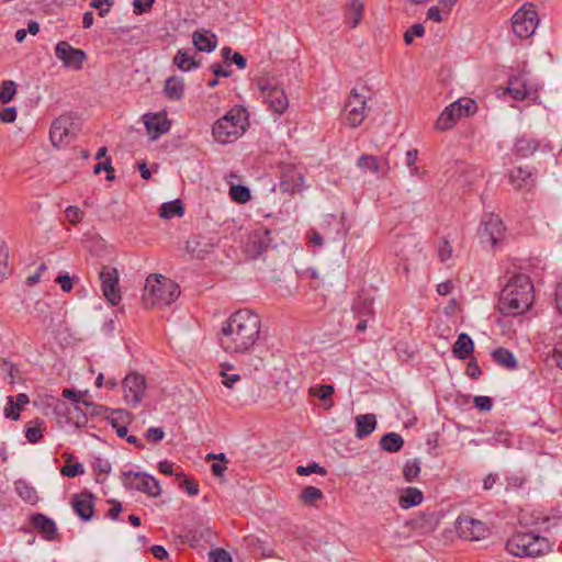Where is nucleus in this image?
I'll use <instances>...</instances> for the list:
<instances>
[{"label": "nucleus", "mask_w": 562, "mask_h": 562, "mask_svg": "<svg viewBox=\"0 0 562 562\" xmlns=\"http://www.w3.org/2000/svg\"><path fill=\"white\" fill-rule=\"evenodd\" d=\"M220 374L223 378L222 383L228 389H233L234 384L240 380L239 374H228L225 371H221Z\"/></svg>", "instance_id": "61"}, {"label": "nucleus", "mask_w": 562, "mask_h": 562, "mask_svg": "<svg viewBox=\"0 0 562 562\" xmlns=\"http://www.w3.org/2000/svg\"><path fill=\"white\" fill-rule=\"evenodd\" d=\"M34 424V426L27 427L25 430V438L30 443H37L43 438L44 422L41 419H35Z\"/></svg>", "instance_id": "43"}, {"label": "nucleus", "mask_w": 562, "mask_h": 562, "mask_svg": "<svg viewBox=\"0 0 562 562\" xmlns=\"http://www.w3.org/2000/svg\"><path fill=\"white\" fill-rule=\"evenodd\" d=\"M335 389L331 384H321L310 387L308 394L312 397H317L323 402L324 409H330L334 403L330 401Z\"/></svg>", "instance_id": "29"}, {"label": "nucleus", "mask_w": 562, "mask_h": 562, "mask_svg": "<svg viewBox=\"0 0 562 562\" xmlns=\"http://www.w3.org/2000/svg\"><path fill=\"white\" fill-rule=\"evenodd\" d=\"M473 351L474 342L472 338L465 333L460 334L457 341L452 346V352L454 357L464 360L469 358Z\"/></svg>", "instance_id": "25"}, {"label": "nucleus", "mask_w": 562, "mask_h": 562, "mask_svg": "<svg viewBox=\"0 0 562 562\" xmlns=\"http://www.w3.org/2000/svg\"><path fill=\"white\" fill-rule=\"evenodd\" d=\"M150 139L156 140L169 132L171 124L165 112L147 113L143 116Z\"/></svg>", "instance_id": "18"}, {"label": "nucleus", "mask_w": 562, "mask_h": 562, "mask_svg": "<svg viewBox=\"0 0 562 562\" xmlns=\"http://www.w3.org/2000/svg\"><path fill=\"white\" fill-rule=\"evenodd\" d=\"M551 543L546 537L532 532H517L508 538L506 550L518 558H536L551 551Z\"/></svg>", "instance_id": "5"}, {"label": "nucleus", "mask_w": 562, "mask_h": 562, "mask_svg": "<svg viewBox=\"0 0 562 562\" xmlns=\"http://www.w3.org/2000/svg\"><path fill=\"white\" fill-rule=\"evenodd\" d=\"M363 12V5L359 0H352L350 2L349 7V13L347 16V22L350 24L351 27H356L361 18Z\"/></svg>", "instance_id": "40"}, {"label": "nucleus", "mask_w": 562, "mask_h": 562, "mask_svg": "<svg viewBox=\"0 0 562 562\" xmlns=\"http://www.w3.org/2000/svg\"><path fill=\"white\" fill-rule=\"evenodd\" d=\"M79 130V123L70 114H64L52 123L49 138L54 146H63L70 143Z\"/></svg>", "instance_id": "8"}, {"label": "nucleus", "mask_w": 562, "mask_h": 562, "mask_svg": "<svg viewBox=\"0 0 562 562\" xmlns=\"http://www.w3.org/2000/svg\"><path fill=\"white\" fill-rule=\"evenodd\" d=\"M553 355L557 359L558 366L562 369V337L554 344Z\"/></svg>", "instance_id": "63"}, {"label": "nucleus", "mask_w": 562, "mask_h": 562, "mask_svg": "<svg viewBox=\"0 0 562 562\" xmlns=\"http://www.w3.org/2000/svg\"><path fill=\"white\" fill-rule=\"evenodd\" d=\"M130 413L125 409H114L111 413V416L108 417L110 420V424L114 427L124 425L126 422L130 420Z\"/></svg>", "instance_id": "46"}, {"label": "nucleus", "mask_w": 562, "mask_h": 562, "mask_svg": "<svg viewBox=\"0 0 562 562\" xmlns=\"http://www.w3.org/2000/svg\"><path fill=\"white\" fill-rule=\"evenodd\" d=\"M505 227L498 215L493 213L484 214L481 218V226L479 229V237L482 244H488L495 247L503 240Z\"/></svg>", "instance_id": "11"}, {"label": "nucleus", "mask_w": 562, "mask_h": 562, "mask_svg": "<svg viewBox=\"0 0 562 562\" xmlns=\"http://www.w3.org/2000/svg\"><path fill=\"white\" fill-rule=\"evenodd\" d=\"M473 403L477 409L484 411V412H488L493 407L492 398L488 396H483V395L475 396Z\"/></svg>", "instance_id": "54"}, {"label": "nucleus", "mask_w": 562, "mask_h": 562, "mask_svg": "<svg viewBox=\"0 0 562 562\" xmlns=\"http://www.w3.org/2000/svg\"><path fill=\"white\" fill-rule=\"evenodd\" d=\"M16 119V109L13 106L0 110V121L3 123H12Z\"/></svg>", "instance_id": "60"}, {"label": "nucleus", "mask_w": 562, "mask_h": 562, "mask_svg": "<svg viewBox=\"0 0 562 562\" xmlns=\"http://www.w3.org/2000/svg\"><path fill=\"white\" fill-rule=\"evenodd\" d=\"M94 497L90 493H81L72 498V508L75 513L85 521H89L94 512Z\"/></svg>", "instance_id": "21"}, {"label": "nucleus", "mask_w": 562, "mask_h": 562, "mask_svg": "<svg viewBox=\"0 0 562 562\" xmlns=\"http://www.w3.org/2000/svg\"><path fill=\"white\" fill-rule=\"evenodd\" d=\"M457 522L460 536L465 540H480L487 533L485 525L477 519L471 517H459Z\"/></svg>", "instance_id": "19"}, {"label": "nucleus", "mask_w": 562, "mask_h": 562, "mask_svg": "<svg viewBox=\"0 0 562 562\" xmlns=\"http://www.w3.org/2000/svg\"><path fill=\"white\" fill-rule=\"evenodd\" d=\"M476 109L474 100L459 99L445 108L435 123V128L440 132L451 130L459 120L473 115Z\"/></svg>", "instance_id": "7"}, {"label": "nucleus", "mask_w": 562, "mask_h": 562, "mask_svg": "<svg viewBox=\"0 0 562 562\" xmlns=\"http://www.w3.org/2000/svg\"><path fill=\"white\" fill-rule=\"evenodd\" d=\"M425 29L422 24H414L409 30H407L404 34V41L406 44H411L415 36L419 37L424 34Z\"/></svg>", "instance_id": "53"}, {"label": "nucleus", "mask_w": 562, "mask_h": 562, "mask_svg": "<svg viewBox=\"0 0 562 562\" xmlns=\"http://www.w3.org/2000/svg\"><path fill=\"white\" fill-rule=\"evenodd\" d=\"M303 175L293 165H285L281 170L280 189L283 192L295 193L302 190Z\"/></svg>", "instance_id": "20"}, {"label": "nucleus", "mask_w": 562, "mask_h": 562, "mask_svg": "<svg viewBox=\"0 0 562 562\" xmlns=\"http://www.w3.org/2000/svg\"><path fill=\"white\" fill-rule=\"evenodd\" d=\"M110 504L112 505L111 508L108 510V517L116 520L119 518L120 513L122 512V505L116 499H111Z\"/></svg>", "instance_id": "62"}, {"label": "nucleus", "mask_w": 562, "mask_h": 562, "mask_svg": "<svg viewBox=\"0 0 562 562\" xmlns=\"http://www.w3.org/2000/svg\"><path fill=\"white\" fill-rule=\"evenodd\" d=\"M380 446L385 451L397 452L403 448L404 440L396 432H387L381 438Z\"/></svg>", "instance_id": "34"}, {"label": "nucleus", "mask_w": 562, "mask_h": 562, "mask_svg": "<svg viewBox=\"0 0 562 562\" xmlns=\"http://www.w3.org/2000/svg\"><path fill=\"white\" fill-rule=\"evenodd\" d=\"M159 215L162 218H172L175 216L183 215V205L180 200H173L170 202H166L160 206Z\"/></svg>", "instance_id": "36"}, {"label": "nucleus", "mask_w": 562, "mask_h": 562, "mask_svg": "<svg viewBox=\"0 0 562 562\" xmlns=\"http://www.w3.org/2000/svg\"><path fill=\"white\" fill-rule=\"evenodd\" d=\"M420 473V461L418 459L407 460L403 468V476L407 482H414Z\"/></svg>", "instance_id": "39"}, {"label": "nucleus", "mask_w": 562, "mask_h": 562, "mask_svg": "<svg viewBox=\"0 0 562 562\" xmlns=\"http://www.w3.org/2000/svg\"><path fill=\"white\" fill-rule=\"evenodd\" d=\"M554 302L557 311L562 314V282L555 289Z\"/></svg>", "instance_id": "64"}, {"label": "nucleus", "mask_w": 562, "mask_h": 562, "mask_svg": "<svg viewBox=\"0 0 562 562\" xmlns=\"http://www.w3.org/2000/svg\"><path fill=\"white\" fill-rule=\"evenodd\" d=\"M145 437L149 441L158 442L164 439L165 432L160 427H150L146 430Z\"/></svg>", "instance_id": "56"}, {"label": "nucleus", "mask_w": 562, "mask_h": 562, "mask_svg": "<svg viewBox=\"0 0 562 562\" xmlns=\"http://www.w3.org/2000/svg\"><path fill=\"white\" fill-rule=\"evenodd\" d=\"M184 85L180 77H169L166 80L165 93L170 100H180L183 97Z\"/></svg>", "instance_id": "32"}, {"label": "nucleus", "mask_w": 562, "mask_h": 562, "mask_svg": "<svg viewBox=\"0 0 562 562\" xmlns=\"http://www.w3.org/2000/svg\"><path fill=\"white\" fill-rule=\"evenodd\" d=\"M492 357L497 364L506 369L513 370L517 368V361L514 355L505 348H498L494 350L492 352Z\"/></svg>", "instance_id": "33"}, {"label": "nucleus", "mask_w": 562, "mask_h": 562, "mask_svg": "<svg viewBox=\"0 0 562 562\" xmlns=\"http://www.w3.org/2000/svg\"><path fill=\"white\" fill-rule=\"evenodd\" d=\"M16 92V85L12 80H4L0 83V102L9 103Z\"/></svg>", "instance_id": "44"}, {"label": "nucleus", "mask_w": 562, "mask_h": 562, "mask_svg": "<svg viewBox=\"0 0 562 562\" xmlns=\"http://www.w3.org/2000/svg\"><path fill=\"white\" fill-rule=\"evenodd\" d=\"M246 126V111L240 108H234L213 124L212 135L218 144H229L245 133Z\"/></svg>", "instance_id": "4"}, {"label": "nucleus", "mask_w": 562, "mask_h": 562, "mask_svg": "<svg viewBox=\"0 0 562 562\" xmlns=\"http://www.w3.org/2000/svg\"><path fill=\"white\" fill-rule=\"evenodd\" d=\"M114 5V0H91L90 7L99 10L100 16H105Z\"/></svg>", "instance_id": "48"}, {"label": "nucleus", "mask_w": 562, "mask_h": 562, "mask_svg": "<svg viewBox=\"0 0 562 562\" xmlns=\"http://www.w3.org/2000/svg\"><path fill=\"white\" fill-rule=\"evenodd\" d=\"M533 300V285L526 274L514 276L501 292L498 308L505 315H520Z\"/></svg>", "instance_id": "2"}, {"label": "nucleus", "mask_w": 562, "mask_h": 562, "mask_svg": "<svg viewBox=\"0 0 562 562\" xmlns=\"http://www.w3.org/2000/svg\"><path fill=\"white\" fill-rule=\"evenodd\" d=\"M509 181L515 187V189L527 190L533 187L536 177L531 171H528L522 167H516L509 173Z\"/></svg>", "instance_id": "23"}, {"label": "nucleus", "mask_w": 562, "mask_h": 562, "mask_svg": "<svg viewBox=\"0 0 562 562\" xmlns=\"http://www.w3.org/2000/svg\"><path fill=\"white\" fill-rule=\"evenodd\" d=\"M296 472L300 475H310L312 473H316V474H321V475L326 474V470L316 462L308 463L306 467L300 465V467H297Z\"/></svg>", "instance_id": "47"}, {"label": "nucleus", "mask_w": 562, "mask_h": 562, "mask_svg": "<svg viewBox=\"0 0 562 562\" xmlns=\"http://www.w3.org/2000/svg\"><path fill=\"white\" fill-rule=\"evenodd\" d=\"M358 167L362 170H369L373 173L379 175L381 172V166L375 156L362 155L357 162Z\"/></svg>", "instance_id": "38"}, {"label": "nucleus", "mask_w": 562, "mask_h": 562, "mask_svg": "<svg viewBox=\"0 0 562 562\" xmlns=\"http://www.w3.org/2000/svg\"><path fill=\"white\" fill-rule=\"evenodd\" d=\"M209 557L210 562H233L231 554L221 548L211 550Z\"/></svg>", "instance_id": "51"}, {"label": "nucleus", "mask_w": 562, "mask_h": 562, "mask_svg": "<svg viewBox=\"0 0 562 562\" xmlns=\"http://www.w3.org/2000/svg\"><path fill=\"white\" fill-rule=\"evenodd\" d=\"M323 497V492L315 486L304 487L300 495V499L306 505H315V503L321 501Z\"/></svg>", "instance_id": "37"}, {"label": "nucleus", "mask_w": 562, "mask_h": 562, "mask_svg": "<svg viewBox=\"0 0 562 562\" xmlns=\"http://www.w3.org/2000/svg\"><path fill=\"white\" fill-rule=\"evenodd\" d=\"M537 85L528 78L526 72L513 76L508 80L507 92L514 100L522 101L526 99H535L537 97Z\"/></svg>", "instance_id": "15"}, {"label": "nucleus", "mask_w": 562, "mask_h": 562, "mask_svg": "<svg viewBox=\"0 0 562 562\" xmlns=\"http://www.w3.org/2000/svg\"><path fill=\"white\" fill-rule=\"evenodd\" d=\"M211 70L215 75V77H231L232 70L229 69V65H223L220 63L211 65Z\"/></svg>", "instance_id": "57"}, {"label": "nucleus", "mask_w": 562, "mask_h": 562, "mask_svg": "<svg viewBox=\"0 0 562 562\" xmlns=\"http://www.w3.org/2000/svg\"><path fill=\"white\" fill-rule=\"evenodd\" d=\"M192 41L198 50L206 53L214 50L217 44L216 36L209 31H195Z\"/></svg>", "instance_id": "26"}, {"label": "nucleus", "mask_w": 562, "mask_h": 562, "mask_svg": "<svg viewBox=\"0 0 562 562\" xmlns=\"http://www.w3.org/2000/svg\"><path fill=\"white\" fill-rule=\"evenodd\" d=\"M424 499V495L417 487H407L400 497V506L403 509L419 505Z\"/></svg>", "instance_id": "31"}, {"label": "nucleus", "mask_w": 562, "mask_h": 562, "mask_svg": "<svg viewBox=\"0 0 562 562\" xmlns=\"http://www.w3.org/2000/svg\"><path fill=\"white\" fill-rule=\"evenodd\" d=\"M180 294L179 285L161 276L147 277L144 288L143 301L150 307H162L175 302Z\"/></svg>", "instance_id": "3"}, {"label": "nucleus", "mask_w": 562, "mask_h": 562, "mask_svg": "<svg viewBox=\"0 0 562 562\" xmlns=\"http://www.w3.org/2000/svg\"><path fill=\"white\" fill-rule=\"evenodd\" d=\"M85 213L78 207L70 205L65 210V216L71 224H78L82 221Z\"/></svg>", "instance_id": "49"}, {"label": "nucleus", "mask_w": 562, "mask_h": 562, "mask_svg": "<svg viewBox=\"0 0 562 562\" xmlns=\"http://www.w3.org/2000/svg\"><path fill=\"white\" fill-rule=\"evenodd\" d=\"M122 386L123 398L126 404L132 406L140 403L147 389L145 376L136 372L127 374L122 382Z\"/></svg>", "instance_id": "13"}, {"label": "nucleus", "mask_w": 562, "mask_h": 562, "mask_svg": "<svg viewBox=\"0 0 562 562\" xmlns=\"http://www.w3.org/2000/svg\"><path fill=\"white\" fill-rule=\"evenodd\" d=\"M102 170L106 171V179L108 180H113L114 179V169L111 166L110 161L99 162L93 168V172L95 175L100 173Z\"/></svg>", "instance_id": "58"}, {"label": "nucleus", "mask_w": 562, "mask_h": 562, "mask_svg": "<svg viewBox=\"0 0 562 562\" xmlns=\"http://www.w3.org/2000/svg\"><path fill=\"white\" fill-rule=\"evenodd\" d=\"M85 469L81 463H72V464H66L61 469V474L67 477H75L80 474H83Z\"/></svg>", "instance_id": "52"}, {"label": "nucleus", "mask_w": 562, "mask_h": 562, "mask_svg": "<svg viewBox=\"0 0 562 562\" xmlns=\"http://www.w3.org/2000/svg\"><path fill=\"white\" fill-rule=\"evenodd\" d=\"M376 427V418L373 414L358 415L356 417V437L362 439L371 435Z\"/></svg>", "instance_id": "27"}, {"label": "nucleus", "mask_w": 562, "mask_h": 562, "mask_svg": "<svg viewBox=\"0 0 562 562\" xmlns=\"http://www.w3.org/2000/svg\"><path fill=\"white\" fill-rule=\"evenodd\" d=\"M259 334V316L249 310H239L223 324L220 346L228 353H244L256 345Z\"/></svg>", "instance_id": "1"}, {"label": "nucleus", "mask_w": 562, "mask_h": 562, "mask_svg": "<svg viewBox=\"0 0 562 562\" xmlns=\"http://www.w3.org/2000/svg\"><path fill=\"white\" fill-rule=\"evenodd\" d=\"M538 148L539 143L536 139L529 138L527 136H521L517 138L514 146V151L519 157L525 158L532 155Z\"/></svg>", "instance_id": "30"}, {"label": "nucleus", "mask_w": 562, "mask_h": 562, "mask_svg": "<svg viewBox=\"0 0 562 562\" xmlns=\"http://www.w3.org/2000/svg\"><path fill=\"white\" fill-rule=\"evenodd\" d=\"M352 313L356 317H370L374 314L373 299L368 295H359L352 303Z\"/></svg>", "instance_id": "28"}, {"label": "nucleus", "mask_w": 562, "mask_h": 562, "mask_svg": "<svg viewBox=\"0 0 562 562\" xmlns=\"http://www.w3.org/2000/svg\"><path fill=\"white\" fill-rule=\"evenodd\" d=\"M55 55L66 68L79 70L82 68L87 55L82 49L72 47L68 42L60 41L55 46Z\"/></svg>", "instance_id": "16"}, {"label": "nucleus", "mask_w": 562, "mask_h": 562, "mask_svg": "<svg viewBox=\"0 0 562 562\" xmlns=\"http://www.w3.org/2000/svg\"><path fill=\"white\" fill-rule=\"evenodd\" d=\"M231 196L236 202L246 203L250 200V191L244 186H233L231 188Z\"/></svg>", "instance_id": "45"}, {"label": "nucleus", "mask_w": 562, "mask_h": 562, "mask_svg": "<svg viewBox=\"0 0 562 562\" xmlns=\"http://www.w3.org/2000/svg\"><path fill=\"white\" fill-rule=\"evenodd\" d=\"M32 526L38 530L46 540H53L56 536L57 528L53 519L43 514H36L31 519Z\"/></svg>", "instance_id": "24"}, {"label": "nucleus", "mask_w": 562, "mask_h": 562, "mask_svg": "<svg viewBox=\"0 0 562 562\" xmlns=\"http://www.w3.org/2000/svg\"><path fill=\"white\" fill-rule=\"evenodd\" d=\"M155 0H134L133 8L136 14L147 12L154 4Z\"/></svg>", "instance_id": "59"}, {"label": "nucleus", "mask_w": 562, "mask_h": 562, "mask_svg": "<svg viewBox=\"0 0 562 562\" xmlns=\"http://www.w3.org/2000/svg\"><path fill=\"white\" fill-rule=\"evenodd\" d=\"M346 120L350 127H358L367 117V98L352 89L345 104Z\"/></svg>", "instance_id": "12"}, {"label": "nucleus", "mask_w": 562, "mask_h": 562, "mask_svg": "<svg viewBox=\"0 0 562 562\" xmlns=\"http://www.w3.org/2000/svg\"><path fill=\"white\" fill-rule=\"evenodd\" d=\"M452 246L447 239H441L438 245V257L441 262L447 261L452 256Z\"/></svg>", "instance_id": "50"}, {"label": "nucleus", "mask_w": 562, "mask_h": 562, "mask_svg": "<svg viewBox=\"0 0 562 562\" xmlns=\"http://www.w3.org/2000/svg\"><path fill=\"white\" fill-rule=\"evenodd\" d=\"M271 241V231L260 227L249 235L246 243V252L249 257L256 258L270 247Z\"/></svg>", "instance_id": "17"}, {"label": "nucleus", "mask_w": 562, "mask_h": 562, "mask_svg": "<svg viewBox=\"0 0 562 562\" xmlns=\"http://www.w3.org/2000/svg\"><path fill=\"white\" fill-rule=\"evenodd\" d=\"M122 483L127 490L139 491L151 497H157L161 493L159 482L154 476L144 472H123Z\"/></svg>", "instance_id": "9"}, {"label": "nucleus", "mask_w": 562, "mask_h": 562, "mask_svg": "<svg viewBox=\"0 0 562 562\" xmlns=\"http://www.w3.org/2000/svg\"><path fill=\"white\" fill-rule=\"evenodd\" d=\"M29 403L30 398L24 393H20L15 397L10 395L7 397V405L4 407L3 414L9 419L18 420L20 418L21 411Z\"/></svg>", "instance_id": "22"}, {"label": "nucleus", "mask_w": 562, "mask_h": 562, "mask_svg": "<svg viewBox=\"0 0 562 562\" xmlns=\"http://www.w3.org/2000/svg\"><path fill=\"white\" fill-rule=\"evenodd\" d=\"M100 281L103 296L111 305H117L122 296L119 288V272L116 268L103 267L100 271Z\"/></svg>", "instance_id": "14"}, {"label": "nucleus", "mask_w": 562, "mask_h": 562, "mask_svg": "<svg viewBox=\"0 0 562 562\" xmlns=\"http://www.w3.org/2000/svg\"><path fill=\"white\" fill-rule=\"evenodd\" d=\"M260 97L269 109L283 114L289 108V99L276 77L263 76L257 80Z\"/></svg>", "instance_id": "6"}, {"label": "nucleus", "mask_w": 562, "mask_h": 562, "mask_svg": "<svg viewBox=\"0 0 562 562\" xmlns=\"http://www.w3.org/2000/svg\"><path fill=\"white\" fill-rule=\"evenodd\" d=\"M175 65L183 71H189L191 69H195L199 67V63L194 60V58L183 49H179L173 58Z\"/></svg>", "instance_id": "35"}, {"label": "nucleus", "mask_w": 562, "mask_h": 562, "mask_svg": "<svg viewBox=\"0 0 562 562\" xmlns=\"http://www.w3.org/2000/svg\"><path fill=\"white\" fill-rule=\"evenodd\" d=\"M16 493L20 497H22L24 501L34 504L37 501V493L34 487L27 485L25 482H16L15 484Z\"/></svg>", "instance_id": "41"}, {"label": "nucleus", "mask_w": 562, "mask_h": 562, "mask_svg": "<svg viewBox=\"0 0 562 562\" xmlns=\"http://www.w3.org/2000/svg\"><path fill=\"white\" fill-rule=\"evenodd\" d=\"M92 468L99 474H109L111 471L110 462L102 458H97L92 463Z\"/></svg>", "instance_id": "55"}, {"label": "nucleus", "mask_w": 562, "mask_h": 562, "mask_svg": "<svg viewBox=\"0 0 562 562\" xmlns=\"http://www.w3.org/2000/svg\"><path fill=\"white\" fill-rule=\"evenodd\" d=\"M9 248L5 241L0 240V282H2L10 274L11 270L8 265Z\"/></svg>", "instance_id": "42"}, {"label": "nucleus", "mask_w": 562, "mask_h": 562, "mask_svg": "<svg viewBox=\"0 0 562 562\" xmlns=\"http://www.w3.org/2000/svg\"><path fill=\"white\" fill-rule=\"evenodd\" d=\"M512 24L516 36L528 38L538 26V14L531 4L524 5L513 15Z\"/></svg>", "instance_id": "10"}]
</instances>
